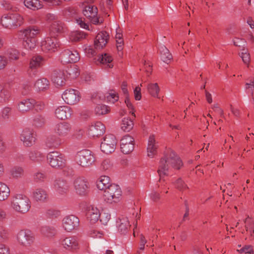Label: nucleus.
<instances>
[{
  "instance_id": "obj_14",
  "label": "nucleus",
  "mask_w": 254,
  "mask_h": 254,
  "mask_svg": "<svg viewBox=\"0 0 254 254\" xmlns=\"http://www.w3.org/2000/svg\"><path fill=\"white\" fill-rule=\"evenodd\" d=\"M62 98L66 104L74 105L79 102L80 97L77 90L69 89L64 92Z\"/></svg>"
},
{
  "instance_id": "obj_50",
  "label": "nucleus",
  "mask_w": 254,
  "mask_h": 254,
  "mask_svg": "<svg viewBox=\"0 0 254 254\" xmlns=\"http://www.w3.org/2000/svg\"><path fill=\"white\" fill-rule=\"evenodd\" d=\"M85 38V35L81 32H73L71 35L70 39L74 42L80 41Z\"/></svg>"
},
{
  "instance_id": "obj_1",
  "label": "nucleus",
  "mask_w": 254,
  "mask_h": 254,
  "mask_svg": "<svg viewBox=\"0 0 254 254\" xmlns=\"http://www.w3.org/2000/svg\"><path fill=\"white\" fill-rule=\"evenodd\" d=\"M183 166L180 158L171 149L168 150L159 162L157 172L160 177V181L165 176H168L171 168L179 170Z\"/></svg>"
},
{
  "instance_id": "obj_41",
  "label": "nucleus",
  "mask_w": 254,
  "mask_h": 254,
  "mask_svg": "<svg viewBox=\"0 0 254 254\" xmlns=\"http://www.w3.org/2000/svg\"><path fill=\"white\" fill-rule=\"evenodd\" d=\"M67 76L70 79H75L79 75V71L76 65H70L66 70Z\"/></svg>"
},
{
  "instance_id": "obj_54",
  "label": "nucleus",
  "mask_w": 254,
  "mask_h": 254,
  "mask_svg": "<svg viewBox=\"0 0 254 254\" xmlns=\"http://www.w3.org/2000/svg\"><path fill=\"white\" fill-rule=\"evenodd\" d=\"M46 178L45 173L38 172L34 175V180L37 182H43Z\"/></svg>"
},
{
  "instance_id": "obj_32",
  "label": "nucleus",
  "mask_w": 254,
  "mask_h": 254,
  "mask_svg": "<svg viewBox=\"0 0 254 254\" xmlns=\"http://www.w3.org/2000/svg\"><path fill=\"white\" fill-rule=\"evenodd\" d=\"M158 145L157 144L153 135H151L148 139L147 148L148 156L152 157L157 152Z\"/></svg>"
},
{
  "instance_id": "obj_48",
  "label": "nucleus",
  "mask_w": 254,
  "mask_h": 254,
  "mask_svg": "<svg viewBox=\"0 0 254 254\" xmlns=\"http://www.w3.org/2000/svg\"><path fill=\"white\" fill-rule=\"evenodd\" d=\"M10 174L13 178H20L24 174V170L21 167H14L11 169Z\"/></svg>"
},
{
  "instance_id": "obj_61",
  "label": "nucleus",
  "mask_w": 254,
  "mask_h": 254,
  "mask_svg": "<svg viewBox=\"0 0 254 254\" xmlns=\"http://www.w3.org/2000/svg\"><path fill=\"white\" fill-rule=\"evenodd\" d=\"M85 52L87 56L89 57L94 56L96 54V50L91 46H88L85 48Z\"/></svg>"
},
{
  "instance_id": "obj_23",
  "label": "nucleus",
  "mask_w": 254,
  "mask_h": 254,
  "mask_svg": "<svg viewBox=\"0 0 254 254\" xmlns=\"http://www.w3.org/2000/svg\"><path fill=\"white\" fill-rule=\"evenodd\" d=\"M64 143L63 138L58 135H51L46 138L45 144L50 149H58Z\"/></svg>"
},
{
  "instance_id": "obj_2",
  "label": "nucleus",
  "mask_w": 254,
  "mask_h": 254,
  "mask_svg": "<svg viewBox=\"0 0 254 254\" xmlns=\"http://www.w3.org/2000/svg\"><path fill=\"white\" fill-rule=\"evenodd\" d=\"M10 206L15 212L24 214L29 211L31 201L26 195L22 193H16L11 197Z\"/></svg>"
},
{
  "instance_id": "obj_6",
  "label": "nucleus",
  "mask_w": 254,
  "mask_h": 254,
  "mask_svg": "<svg viewBox=\"0 0 254 254\" xmlns=\"http://www.w3.org/2000/svg\"><path fill=\"white\" fill-rule=\"evenodd\" d=\"M47 159L50 165L57 169H62L65 166V156L57 151L50 152L47 155Z\"/></svg>"
},
{
  "instance_id": "obj_56",
  "label": "nucleus",
  "mask_w": 254,
  "mask_h": 254,
  "mask_svg": "<svg viewBox=\"0 0 254 254\" xmlns=\"http://www.w3.org/2000/svg\"><path fill=\"white\" fill-rule=\"evenodd\" d=\"M100 222L106 225L110 219V215L105 212H101L99 219Z\"/></svg>"
},
{
  "instance_id": "obj_19",
  "label": "nucleus",
  "mask_w": 254,
  "mask_h": 254,
  "mask_svg": "<svg viewBox=\"0 0 254 254\" xmlns=\"http://www.w3.org/2000/svg\"><path fill=\"white\" fill-rule=\"evenodd\" d=\"M61 61L64 63H72L78 62L79 55L76 51H71L68 49L65 50L61 55Z\"/></svg>"
},
{
  "instance_id": "obj_39",
  "label": "nucleus",
  "mask_w": 254,
  "mask_h": 254,
  "mask_svg": "<svg viewBox=\"0 0 254 254\" xmlns=\"http://www.w3.org/2000/svg\"><path fill=\"white\" fill-rule=\"evenodd\" d=\"M10 194V189L4 183L0 182V201H4Z\"/></svg>"
},
{
  "instance_id": "obj_57",
  "label": "nucleus",
  "mask_w": 254,
  "mask_h": 254,
  "mask_svg": "<svg viewBox=\"0 0 254 254\" xmlns=\"http://www.w3.org/2000/svg\"><path fill=\"white\" fill-rule=\"evenodd\" d=\"M46 214L50 217H57L60 215V211L54 209H49L46 211Z\"/></svg>"
},
{
  "instance_id": "obj_38",
  "label": "nucleus",
  "mask_w": 254,
  "mask_h": 254,
  "mask_svg": "<svg viewBox=\"0 0 254 254\" xmlns=\"http://www.w3.org/2000/svg\"><path fill=\"white\" fill-rule=\"evenodd\" d=\"M98 60L101 64L105 65L106 67L112 68L113 66L112 64L113 58L108 54L105 53L102 55Z\"/></svg>"
},
{
  "instance_id": "obj_8",
  "label": "nucleus",
  "mask_w": 254,
  "mask_h": 254,
  "mask_svg": "<svg viewBox=\"0 0 254 254\" xmlns=\"http://www.w3.org/2000/svg\"><path fill=\"white\" fill-rule=\"evenodd\" d=\"M117 140L113 134H107L101 142L100 147L101 151L106 154H110L113 152L116 147Z\"/></svg>"
},
{
  "instance_id": "obj_58",
  "label": "nucleus",
  "mask_w": 254,
  "mask_h": 254,
  "mask_svg": "<svg viewBox=\"0 0 254 254\" xmlns=\"http://www.w3.org/2000/svg\"><path fill=\"white\" fill-rule=\"evenodd\" d=\"M8 57L10 60H17L19 59V53L16 50H11L8 52Z\"/></svg>"
},
{
  "instance_id": "obj_15",
  "label": "nucleus",
  "mask_w": 254,
  "mask_h": 254,
  "mask_svg": "<svg viewBox=\"0 0 254 254\" xmlns=\"http://www.w3.org/2000/svg\"><path fill=\"white\" fill-rule=\"evenodd\" d=\"M53 188L59 196L65 195L68 191L69 186L67 182L62 178H57L53 182Z\"/></svg>"
},
{
  "instance_id": "obj_35",
  "label": "nucleus",
  "mask_w": 254,
  "mask_h": 254,
  "mask_svg": "<svg viewBox=\"0 0 254 254\" xmlns=\"http://www.w3.org/2000/svg\"><path fill=\"white\" fill-rule=\"evenodd\" d=\"M41 232L44 236L49 238L54 237L57 234L56 228L52 226H44L42 227Z\"/></svg>"
},
{
  "instance_id": "obj_49",
  "label": "nucleus",
  "mask_w": 254,
  "mask_h": 254,
  "mask_svg": "<svg viewBox=\"0 0 254 254\" xmlns=\"http://www.w3.org/2000/svg\"><path fill=\"white\" fill-rule=\"evenodd\" d=\"M10 97L9 92L0 85V102H4L8 100Z\"/></svg>"
},
{
  "instance_id": "obj_10",
  "label": "nucleus",
  "mask_w": 254,
  "mask_h": 254,
  "mask_svg": "<svg viewBox=\"0 0 254 254\" xmlns=\"http://www.w3.org/2000/svg\"><path fill=\"white\" fill-rule=\"evenodd\" d=\"M74 188L76 192L80 195H85L89 189V183L84 177L76 178L73 182Z\"/></svg>"
},
{
  "instance_id": "obj_36",
  "label": "nucleus",
  "mask_w": 254,
  "mask_h": 254,
  "mask_svg": "<svg viewBox=\"0 0 254 254\" xmlns=\"http://www.w3.org/2000/svg\"><path fill=\"white\" fill-rule=\"evenodd\" d=\"M24 5L28 8L33 10H37L42 8L43 5L39 0H25Z\"/></svg>"
},
{
  "instance_id": "obj_3",
  "label": "nucleus",
  "mask_w": 254,
  "mask_h": 254,
  "mask_svg": "<svg viewBox=\"0 0 254 254\" xmlns=\"http://www.w3.org/2000/svg\"><path fill=\"white\" fill-rule=\"evenodd\" d=\"M23 17L18 13L3 14L0 19L3 27L7 29L15 28L23 23Z\"/></svg>"
},
{
  "instance_id": "obj_25",
  "label": "nucleus",
  "mask_w": 254,
  "mask_h": 254,
  "mask_svg": "<svg viewBox=\"0 0 254 254\" xmlns=\"http://www.w3.org/2000/svg\"><path fill=\"white\" fill-rule=\"evenodd\" d=\"M36 101L32 98L22 99L18 104V109L21 113H26L34 108Z\"/></svg>"
},
{
  "instance_id": "obj_27",
  "label": "nucleus",
  "mask_w": 254,
  "mask_h": 254,
  "mask_svg": "<svg viewBox=\"0 0 254 254\" xmlns=\"http://www.w3.org/2000/svg\"><path fill=\"white\" fill-rule=\"evenodd\" d=\"M21 38L23 39L35 38V37L39 34L40 29L36 26H30L21 31Z\"/></svg>"
},
{
  "instance_id": "obj_17",
  "label": "nucleus",
  "mask_w": 254,
  "mask_h": 254,
  "mask_svg": "<svg viewBox=\"0 0 254 254\" xmlns=\"http://www.w3.org/2000/svg\"><path fill=\"white\" fill-rule=\"evenodd\" d=\"M20 139L26 146H32L35 141V134L33 129L26 128L22 132L20 135Z\"/></svg>"
},
{
  "instance_id": "obj_42",
  "label": "nucleus",
  "mask_w": 254,
  "mask_h": 254,
  "mask_svg": "<svg viewBox=\"0 0 254 254\" xmlns=\"http://www.w3.org/2000/svg\"><path fill=\"white\" fill-rule=\"evenodd\" d=\"M147 89L149 93L154 97H158L160 88L157 83H149L147 86Z\"/></svg>"
},
{
  "instance_id": "obj_21",
  "label": "nucleus",
  "mask_w": 254,
  "mask_h": 254,
  "mask_svg": "<svg viewBox=\"0 0 254 254\" xmlns=\"http://www.w3.org/2000/svg\"><path fill=\"white\" fill-rule=\"evenodd\" d=\"M105 131V126L100 122H96L90 125L88 133L89 136L94 137L102 135Z\"/></svg>"
},
{
  "instance_id": "obj_28",
  "label": "nucleus",
  "mask_w": 254,
  "mask_h": 254,
  "mask_svg": "<svg viewBox=\"0 0 254 254\" xmlns=\"http://www.w3.org/2000/svg\"><path fill=\"white\" fill-rule=\"evenodd\" d=\"M52 79L53 83L57 86H63L65 84V74L63 71H55L52 75Z\"/></svg>"
},
{
  "instance_id": "obj_22",
  "label": "nucleus",
  "mask_w": 254,
  "mask_h": 254,
  "mask_svg": "<svg viewBox=\"0 0 254 254\" xmlns=\"http://www.w3.org/2000/svg\"><path fill=\"white\" fill-rule=\"evenodd\" d=\"M109 38V35L106 31L98 33L94 40V48L97 50L102 49L107 44Z\"/></svg>"
},
{
  "instance_id": "obj_16",
  "label": "nucleus",
  "mask_w": 254,
  "mask_h": 254,
  "mask_svg": "<svg viewBox=\"0 0 254 254\" xmlns=\"http://www.w3.org/2000/svg\"><path fill=\"white\" fill-rule=\"evenodd\" d=\"M54 130L57 135L62 138V137H67L71 134L72 127L69 124L66 122H62L56 125Z\"/></svg>"
},
{
  "instance_id": "obj_33",
  "label": "nucleus",
  "mask_w": 254,
  "mask_h": 254,
  "mask_svg": "<svg viewBox=\"0 0 254 254\" xmlns=\"http://www.w3.org/2000/svg\"><path fill=\"white\" fill-rule=\"evenodd\" d=\"M97 187L100 190L105 191L107 188L110 187L112 184L110 183V178L106 176H102L100 177L96 182Z\"/></svg>"
},
{
  "instance_id": "obj_59",
  "label": "nucleus",
  "mask_w": 254,
  "mask_h": 254,
  "mask_svg": "<svg viewBox=\"0 0 254 254\" xmlns=\"http://www.w3.org/2000/svg\"><path fill=\"white\" fill-rule=\"evenodd\" d=\"M125 102L128 110H130L129 113H131L133 116L134 117H135V116L134 114L133 106L132 105V103H131L130 101L129 100L127 97H126Z\"/></svg>"
},
{
  "instance_id": "obj_47",
  "label": "nucleus",
  "mask_w": 254,
  "mask_h": 254,
  "mask_svg": "<svg viewBox=\"0 0 254 254\" xmlns=\"http://www.w3.org/2000/svg\"><path fill=\"white\" fill-rule=\"evenodd\" d=\"M45 119L41 115H36L33 120V125L38 127H41L45 124Z\"/></svg>"
},
{
  "instance_id": "obj_60",
  "label": "nucleus",
  "mask_w": 254,
  "mask_h": 254,
  "mask_svg": "<svg viewBox=\"0 0 254 254\" xmlns=\"http://www.w3.org/2000/svg\"><path fill=\"white\" fill-rule=\"evenodd\" d=\"M237 251L240 253L251 254L253 252V249L251 246L247 245Z\"/></svg>"
},
{
  "instance_id": "obj_20",
  "label": "nucleus",
  "mask_w": 254,
  "mask_h": 254,
  "mask_svg": "<svg viewBox=\"0 0 254 254\" xmlns=\"http://www.w3.org/2000/svg\"><path fill=\"white\" fill-rule=\"evenodd\" d=\"M79 224L78 218L74 215H69L64 217L63 220V225L64 230L70 232L78 227Z\"/></svg>"
},
{
  "instance_id": "obj_12",
  "label": "nucleus",
  "mask_w": 254,
  "mask_h": 254,
  "mask_svg": "<svg viewBox=\"0 0 254 254\" xmlns=\"http://www.w3.org/2000/svg\"><path fill=\"white\" fill-rule=\"evenodd\" d=\"M60 244L67 251H72L79 249L78 239L75 236L62 238L60 240Z\"/></svg>"
},
{
  "instance_id": "obj_29",
  "label": "nucleus",
  "mask_w": 254,
  "mask_h": 254,
  "mask_svg": "<svg viewBox=\"0 0 254 254\" xmlns=\"http://www.w3.org/2000/svg\"><path fill=\"white\" fill-rule=\"evenodd\" d=\"M64 24L61 20H56L53 22L50 27V32L51 35L55 36L63 32Z\"/></svg>"
},
{
  "instance_id": "obj_55",
  "label": "nucleus",
  "mask_w": 254,
  "mask_h": 254,
  "mask_svg": "<svg viewBox=\"0 0 254 254\" xmlns=\"http://www.w3.org/2000/svg\"><path fill=\"white\" fill-rule=\"evenodd\" d=\"M176 187L181 191H184L188 189L187 185L180 178L177 180Z\"/></svg>"
},
{
  "instance_id": "obj_64",
  "label": "nucleus",
  "mask_w": 254,
  "mask_h": 254,
  "mask_svg": "<svg viewBox=\"0 0 254 254\" xmlns=\"http://www.w3.org/2000/svg\"><path fill=\"white\" fill-rule=\"evenodd\" d=\"M7 62L8 61L6 57L3 56H0V70L5 67L7 64Z\"/></svg>"
},
{
  "instance_id": "obj_53",
  "label": "nucleus",
  "mask_w": 254,
  "mask_h": 254,
  "mask_svg": "<svg viewBox=\"0 0 254 254\" xmlns=\"http://www.w3.org/2000/svg\"><path fill=\"white\" fill-rule=\"evenodd\" d=\"M112 167V163L109 159L104 160L101 164L100 169L103 171L109 170Z\"/></svg>"
},
{
  "instance_id": "obj_5",
  "label": "nucleus",
  "mask_w": 254,
  "mask_h": 254,
  "mask_svg": "<svg viewBox=\"0 0 254 254\" xmlns=\"http://www.w3.org/2000/svg\"><path fill=\"white\" fill-rule=\"evenodd\" d=\"M76 160L80 166L83 167H88L94 162L95 157L91 151L84 149L77 152L76 155Z\"/></svg>"
},
{
  "instance_id": "obj_9",
  "label": "nucleus",
  "mask_w": 254,
  "mask_h": 254,
  "mask_svg": "<svg viewBox=\"0 0 254 254\" xmlns=\"http://www.w3.org/2000/svg\"><path fill=\"white\" fill-rule=\"evenodd\" d=\"M83 13L94 24L98 25L103 22V20L98 16L97 7L93 5L85 6Z\"/></svg>"
},
{
  "instance_id": "obj_7",
  "label": "nucleus",
  "mask_w": 254,
  "mask_h": 254,
  "mask_svg": "<svg viewBox=\"0 0 254 254\" xmlns=\"http://www.w3.org/2000/svg\"><path fill=\"white\" fill-rule=\"evenodd\" d=\"M16 239L19 245L27 247L30 246L34 242L35 237L30 230L22 229L18 232Z\"/></svg>"
},
{
  "instance_id": "obj_30",
  "label": "nucleus",
  "mask_w": 254,
  "mask_h": 254,
  "mask_svg": "<svg viewBox=\"0 0 254 254\" xmlns=\"http://www.w3.org/2000/svg\"><path fill=\"white\" fill-rule=\"evenodd\" d=\"M101 213L97 207L91 206L87 213V219L90 223H94L99 220Z\"/></svg>"
},
{
  "instance_id": "obj_62",
  "label": "nucleus",
  "mask_w": 254,
  "mask_h": 254,
  "mask_svg": "<svg viewBox=\"0 0 254 254\" xmlns=\"http://www.w3.org/2000/svg\"><path fill=\"white\" fill-rule=\"evenodd\" d=\"M134 98L136 100H140L141 98V88L137 86L134 90Z\"/></svg>"
},
{
  "instance_id": "obj_26",
  "label": "nucleus",
  "mask_w": 254,
  "mask_h": 254,
  "mask_svg": "<svg viewBox=\"0 0 254 254\" xmlns=\"http://www.w3.org/2000/svg\"><path fill=\"white\" fill-rule=\"evenodd\" d=\"M130 226L128 218L126 217L122 216L117 220L116 227L118 231L121 234L127 233Z\"/></svg>"
},
{
  "instance_id": "obj_4",
  "label": "nucleus",
  "mask_w": 254,
  "mask_h": 254,
  "mask_svg": "<svg viewBox=\"0 0 254 254\" xmlns=\"http://www.w3.org/2000/svg\"><path fill=\"white\" fill-rule=\"evenodd\" d=\"M122 191L118 185L112 184L110 187L104 191L103 197L104 200L109 203L117 202L120 201Z\"/></svg>"
},
{
  "instance_id": "obj_24",
  "label": "nucleus",
  "mask_w": 254,
  "mask_h": 254,
  "mask_svg": "<svg viewBox=\"0 0 254 254\" xmlns=\"http://www.w3.org/2000/svg\"><path fill=\"white\" fill-rule=\"evenodd\" d=\"M72 114L71 109L67 106L58 107L55 111V115L57 119L64 120L70 117Z\"/></svg>"
},
{
  "instance_id": "obj_46",
  "label": "nucleus",
  "mask_w": 254,
  "mask_h": 254,
  "mask_svg": "<svg viewBox=\"0 0 254 254\" xmlns=\"http://www.w3.org/2000/svg\"><path fill=\"white\" fill-rule=\"evenodd\" d=\"M23 46L27 50H32L36 46V39L25 38L23 39Z\"/></svg>"
},
{
  "instance_id": "obj_52",
  "label": "nucleus",
  "mask_w": 254,
  "mask_h": 254,
  "mask_svg": "<svg viewBox=\"0 0 254 254\" xmlns=\"http://www.w3.org/2000/svg\"><path fill=\"white\" fill-rule=\"evenodd\" d=\"M243 62L246 64H248L250 61V55L247 50L243 49L241 53H239Z\"/></svg>"
},
{
  "instance_id": "obj_13",
  "label": "nucleus",
  "mask_w": 254,
  "mask_h": 254,
  "mask_svg": "<svg viewBox=\"0 0 254 254\" xmlns=\"http://www.w3.org/2000/svg\"><path fill=\"white\" fill-rule=\"evenodd\" d=\"M41 49L43 51L55 52L60 46L58 40L55 37H47L41 42Z\"/></svg>"
},
{
  "instance_id": "obj_31",
  "label": "nucleus",
  "mask_w": 254,
  "mask_h": 254,
  "mask_svg": "<svg viewBox=\"0 0 254 254\" xmlns=\"http://www.w3.org/2000/svg\"><path fill=\"white\" fill-rule=\"evenodd\" d=\"M33 197L37 201L44 202L48 199V194L46 190L39 188L34 190Z\"/></svg>"
},
{
  "instance_id": "obj_43",
  "label": "nucleus",
  "mask_w": 254,
  "mask_h": 254,
  "mask_svg": "<svg viewBox=\"0 0 254 254\" xmlns=\"http://www.w3.org/2000/svg\"><path fill=\"white\" fill-rule=\"evenodd\" d=\"M133 127V123L131 119L124 118L121 124V128L125 131H129Z\"/></svg>"
},
{
  "instance_id": "obj_18",
  "label": "nucleus",
  "mask_w": 254,
  "mask_h": 254,
  "mask_svg": "<svg viewBox=\"0 0 254 254\" xmlns=\"http://www.w3.org/2000/svg\"><path fill=\"white\" fill-rule=\"evenodd\" d=\"M134 149V139L129 135H125L121 140V150L124 154H128Z\"/></svg>"
},
{
  "instance_id": "obj_63",
  "label": "nucleus",
  "mask_w": 254,
  "mask_h": 254,
  "mask_svg": "<svg viewBox=\"0 0 254 254\" xmlns=\"http://www.w3.org/2000/svg\"><path fill=\"white\" fill-rule=\"evenodd\" d=\"M45 107V104L41 101H36V103L34 104V108H35L37 111L43 110Z\"/></svg>"
},
{
  "instance_id": "obj_40",
  "label": "nucleus",
  "mask_w": 254,
  "mask_h": 254,
  "mask_svg": "<svg viewBox=\"0 0 254 254\" xmlns=\"http://www.w3.org/2000/svg\"><path fill=\"white\" fill-rule=\"evenodd\" d=\"M159 50L161 55V59L164 62L167 63L172 59V55L165 46H161Z\"/></svg>"
},
{
  "instance_id": "obj_34",
  "label": "nucleus",
  "mask_w": 254,
  "mask_h": 254,
  "mask_svg": "<svg viewBox=\"0 0 254 254\" xmlns=\"http://www.w3.org/2000/svg\"><path fill=\"white\" fill-rule=\"evenodd\" d=\"M49 81L46 78H41L36 80L35 83V87L39 91H44L49 87Z\"/></svg>"
},
{
  "instance_id": "obj_11",
  "label": "nucleus",
  "mask_w": 254,
  "mask_h": 254,
  "mask_svg": "<svg viewBox=\"0 0 254 254\" xmlns=\"http://www.w3.org/2000/svg\"><path fill=\"white\" fill-rule=\"evenodd\" d=\"M45 62V59L41 56H33L30 60L29 69L27 71L28 75L31 77L37 75V68L42 66Z\"/></svg>"
},
{
  "instance_id": "obj_45",
  "label": "nucleus",
  "mask_w": 254,
  "mask_h": 254,
  "mask_svg": "<svg viewBox=\"0 0 254 254\" xmlns=\"http://www.w3.org/2000/svg\"><path fill=\"white\" fill-rule=\"evenodd\" d=\"M106 101L108 103H115L119 100V96L114 90H110L108 93H106L105 96Z\"/></svg>"
},
{
  "instance_id": "obj_37",
  "label": "nucleus",
  "mask_w": 254,
  "mask_h": 254,
  "mask_svg": "<svg viewBox=\"0 0 254 254\" xmlns=\"http://www.w3.org/2000/svg\"><path fill=\"white\" fill-rule=\"evenodd\" d=\"M110 108L104 104H98L95 107L94 113L96 116H100L108 114L110 112Z\"/></svg>"
},
{
  "instance_id": "obj_51",
  "label": "nucleus",
  "mask_w": 254,
  "mask_h": 254,
  "mask_svg": "<svg viewBox=\"0 0 254 254\" xmlns=\"http://www.w3.org/2000/svg\"><path fill=\"white\" fill-rule=\"evenodd\" d=\"M9 238V233L7 230L3 226H0V242H4Z\"/></svg>"
},
{
  "instance_id": "obj_44",
  "label": "nucleus",
  "mask_w": 254,
  "mask_h": 254,
  "mask_svg": "<svg viewBox=\"0 0 254 254\" xmlns=\"http://www.w3.org/2000/svg\"><path fill=\"white\" fill-rule=\"evenodd\" d=\"M29 158L33 162H39L43 159L44 155L40 151L33 150L29 152Z\"/></svg>"
}]
</instances>
